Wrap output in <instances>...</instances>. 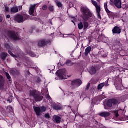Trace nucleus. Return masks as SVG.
I'll use <instances>...</instances> for the list:
<instances>
[{"instance_id":"obj_1","label":"nucleus","mask_w":128,"mask_h":128,"mask_svg":"<svg viewBox=\"0 0 128 128\" xmlns=\"http://www.w3.org/2000/svg\"><path fill=\"white\" fill-rule=\"evenodd\" d=\"M80 10L82 14V18L84 21L78 23V30H82L83 28L84 32H86L88 28H88V22L87 20H90V18L92 16V14L88 8L84 6H81Z\"/></svg>"},{"instance_id":"obj_2","label":"nucleus","mask_w":128,"mask_h":128,"mask_svg":"<svg viewBox=\"0 0 128 128\" xmlns=\"http://www.w3.org/2000/svg\"><path fill=\"white\" fill-rule=\"evenodd\" d=\"M30 96H32L35 102H42L44 99V96L42 95V94L36 90H32L30 91Z\"/></svg>"},{"instance_id":"obj_3","label":"nucleus","mask_w":128,"mask_h":128,"mask_svg":"<svg viewBox=\"0 0 128 128\" xmlns=\"http://www.w3.org/2000/svg\"><path fill=\"white\" fill-rule=\"evenodd\" d=\"M8 36L12 40H18L21 39L20 36L18 34V32L14 30H10L8 32Z\"/></svg>"},{"instance_id":"obj_4","label":"nucleus","mask_w":128,"mask_h":128,"mask_svg":"<svg viewBox=\"0 0 128 128\" xmlns=\"http://www.w3.org/2000/svg\"><path fill=\"white\" fill-rule=\"evenodd\" d=\"M120 102L116 98H110L106 102V104L108 108H112L113 106H116V104H119Z\"/></svg>"},{"instance_id":"obj_5","label":"nucleus","mask_w":128,"mask_h":128,"mask_svg":"<svg viewBox=\"0 0 128 128\" xmlns=\"http://www.w3.org/2000/svg\"><path fill=\"white\" fill-rule=\"evenodd\" d=\"M12 106H8L6 108V111L4 110L2 107H0V112H1L4 116H8V114L12 112Z\"/></svg>"},{"instance_id":"obj_6","label":"nucleus","mask_w":128,"mask_h":128,"mask_svg":"<svg viewBox=\"0 0 128 128\" xmlns=\"http://www.w3.org/2000/svg\"><path fill=\"white\" fill-rule=\"evenodd\" d=\"M56 74L60 78L66 79V69H61L57 70Z\"/></svg>"},{"instance_id":"obj_7","label":"nucleus","mask_w":128,"mask_h":128,"mask_svg":"<svg viewBox=\"0 0 128 128\" xmlns=\"http://www.w3.org/2000/svg\"><path fill=\"white\" fill-rule=\"evenodd\" d=\"M104 8L109 18H114V13L108 8V2L104 3Z\"/></svg>"},{"instance_id":"obj_8","label":"nucleus","mask_w":128,"mask_h":128,"mask_svg":"<svg viewBox=\"0 0 128 128\" xmlns=\"http://www.w3.org/2000/svg\"><path fill=\"white\" fill-rule=\"evenodd\" d=\"M104 8L109 18H114V13L108 8V2L104 3Z\"/></svg>"},{"instance_id":"obj_9","label":"nucleus","mask_w":128,"mask_h":128,"mask_svg":"<svg viewBox=\"0 0 128 128\" xmlns=\"http://www.w3.org/2000/svg\"><path fill=\"white\" fill-rule=\"evenodd\" d=\"M114 86L116 90H122V80H120L118 82H114Z\"/></svg>"},{"instance_id":"obj_10","label":"nucleus","mask_w":128,"mask_h":128,"mask_svg":"<svg viewBox=\"0 0 128 128\" xmlns=\"http://www.w3.org/2000/svg\"><path fill=\"white\" fill-rule=\"evenodd\" d=\"M4 84H6L4 78L2 76L0 75V90H4Z\"/></svg>"},{"instance_id":"obj_11","label":"nucleus","mask_w":128,"mask_h":128,"mask_svg":"<svg viewBox=\"0 0 128 128\" xmlns=\"http://www.w3.org/2000/svg\"><path fill=\"white\" fill-rule=\"evenodd\" d=\"M82 84V80L80 79H77L76 80H74L72 82V86H80V84Z\"/></svg>"},{"instance_id":"obj_12","label":"nucleus","mask_w":128,"mask_h":128,"mask_svg":"<svg viewBox=\"0 0 128 128\" xmlns=\"http://www.w3.org/2000/svg\"><path fill=\"white\" fill-rule=\"evenodd\" d=\"M14 20H16V22H17L18 23L24 22L22 16L20 14H18L16 15L14 17Z\"/></svg>"},{"instance_id":"obj_13","label":"nucleus","mask_w":128,"mask_h":128,"mask_svg":"<svg viewBox=\"0 0 128 128\" xmlns=\"http://www.w3.org/2000/svg\"><path fill=\"white\" fill-rule=\"evenodd\" d=\"M95 8L98 18L102 20V16H100V5H98Z\"/></svg>"},{"instance_id":"obj_14","label":"nucleus","mask_w":128,"mask_h":128,"mask_svg":"<svg viewBox=\"0 0 128 128\" xmlns=\"http://www.w3.org/2000/svg\"><path fill=\"white\" fill-rule=\"evenodd\" d=\"M113 48H114V50L117 52H118L119 54H120V56H124L122 55V52H124V50L122 49V48L120 47V46H118V45L116 44V45H114L112 46Z\"/></svg>"},{"instance_id":"obj_15","label":"nucleus","mask_w":128,"mask_h":128,"mask_svg":"<svg viewBox=\"0 0 128 128\" xmlns=\"http://www.w3.org/2000/svg\"><path fill=\"white\" fill-rule=\"evenodd\" d=\"M48 44V42L46 40L42 39L38 41V46L42 48V46H46Z\"/></svg>"},{"instance_id":"obj_16","label":"nucleus","mask_w":128,"mask_h":128,"mask_svg":"<svg viewBox=\"0 0 128 128\" xmlns=\"http://www.w3.org/2000/svg\"><path fill=\"white\" fill-rule=\"evenodd\" d=\"M122 32V30L120 27L118 26H115L112 30V34H120Z\"/></svg>"},{"instance_id":"obj_17","label":"nucleus","mask_w":128,"mask_h":128,"mask_svg":"<svg viewBox=\"0 0 128 128\" xmlns=\"http://www.w3.org/2000/svg\"><path fill=\"white\" fill-rule=\"evenodd\" d=\"M34 112H36V116H40L41 112H42L41 110H40V108L38 106H34Z\"/></svg>"},{"instance_id":"obj_18","label":"nucleus","mask_w":128,"mask_h":128,"mask_svg":"<svg viewBox=\"0 0 128 128\" xmlns=\"http://www.w3.org/2000/svg\"><path fill=\"white\" fill-rule=\"evenodd\" d=\"M114 4L118 8H122V1L120 0H114Z\"/></svg>"},{"instance_id":"obj_19","label":"nucleus","mask_w":128,"mask_h":128,"mask_svg":"<svg viewBox=\"0 0 128 128\" xmlns=\"http://www.w3.org/2000/svg\"><path fill=\"white\" fill-rule=\"evenodd\" d=\"M52 106L54 110H62V107L60 105H58L56 104H54L52 105Z\"/></svg>"},{"instance_id":"obj_20","label":"nucleus","mask_w":128,"mask_h":128,"mask_svg":"<svg viewBox=\"0 0 128 128\" xmlns=\"http://www.w3.org/2000/svg\"><path fill=\"white\" fill-rule=\"evenodd\" d=\"M8 56V52H2L1 54H0V58L2 61H4L5 60H6V57Z\"/></svg>"},{"instance_id":"obj_21","label":"nucleus","mask_w":128,"mask_h":128,"mask_svg":"<svg viewBox=\"0 0 128 128\" xmlns=\"http://www.w3.org/2000/svg\"><path fill=\"white\" fill-rule=\"evenodd\" d=\"M99 116H102V118H106V116H110V112H102L100 113Z\"/></svg>"},{"instance_id":"obj_22","label":"nucleus","mask_w":128,"mask_h":128,"mask_svg":"<svg viewBox=\"0 0 128 128\" xmlns=\"http://www.w3.org/2000/svg\"><path fill=\"white\" fill-rule=\"evenodd\" d=\"M90 50H92V47L90 46L86 47V48L84 50V56H88V54L90 52Z\"/></svg>"},{"instance_id":"obj_23","label":"nucleus","mask_w":128,"mask_h":128,"mask_svg":"<svg viewBox=\"0 0 128 128\" xmlns=\"http://www.w3.org/2000/svg\"><path fill=\"white\" fill-rule=\"evenodd\" d=\"M18 12V6H15L11 8H10V13L11 14H14L16 12Z\"/></svg>"},{"instance_id":"obj_24","label":"nucleus","mask_w":128,"mask_h":128,"mask_svg":"<svg viewBox=\"0 0 128 128\" xmlns=\"http://www.w3.org/2000/svg\"><path fill=\"white\" fill-rule=\"evenodd\" d=\"M96 72V66H92L90 70V73L91 74H94Z\"/></svg>"},{"instance_id":"obj_25","label":"nucleus","mask_w":128,"mask_h":128,"mask_svg":"<svg viewBox=\"0 0 128 128\" xmlns=\"http://www.w3.org/2000/svg\"><path fill=\"white\" fill-rule=\"evenodd\" d=\"M10 72L12 76H18L20 74V71L16 69H14L10 70Z\"/></svg>"},{"instance_id":"obj_26","label":"nucleus","mask_w":128,"mask_h":128,"mask_svg":"<svg viewBox=\"0 0 128 128\" xmlns=\"http://www.w3.org/2000/svg\"><path fill=\"white\" fill-rule=\"evenodd\" d=\"M36 4L31 6L29 10L30 14H32L34 12V8H36Z\"/></svg>"},{"instance_id":"obj_27","label":"nucleus","mask_w":128,"mask_h":128,"mask_svg":"<svg viewBox=\"0 0 128 128\" xmlns=\"http://www.w3.org/2000/svg\"><path fill=\"white\" fill-rule=\"evenodd\" d=\"M60 120H62V118L58 116H55L54 118V120L56 124H60Z\"/></svg>"},{"instance_id":"obj_28","label":"nucleus","mask_w":128,"mask_h":128,"mask_svg":"<svg viewBox=\"0 0 128 128\" xmlns=\"http://www.w3.org/2000/svg\"><path fill=\"white\" fill-rule=\"evenodd\" d=\"M74 64L72 62V60H66V66H72Z\"/></svg>"},{"instance_id":"obj_29","label":"nucleus","mask_w":128,"mask_h":128,"mask_svg":"<svg viewBox=\"0 0 128 128\" xmlns=\"http://www.w3.org/2000/svg\"><path fill=\"white\" fill-rule=\"evenodd\" d=\"M55 2L56 3V6H57L59 8H62V6H62V2L58 0L55 1Z\"/></svg>"},{"instance_id":"obj_30","label":"nucleus","mask_w":128,"mask_h":128,"mask_svg":"<svg viewBox=\"0 0 128 128\" xmlns=\"http://www.w3.org/2000/svg\"><path fill=\"white\" fill-rule=\"evenodd\" d=\"M22 17L23 21L26 20H28V18H30V16L26 14H22Z\"/></svg>"},{"instance_id":"obj_31","label":"nucleus","mask_w":128,"mask_h":128,"mask_svg":"<svg viewBox=\"0 0 128 128\" xmlns=\"http://www.w3.org/2000/svg\"><path fill=\"white\" fill-rule=\"evenodd\" d=\"M104 86V82L100 83L98 86V90H102V88Z\"/></svg>"},{"instance_id":"obj_32","label":"nucleus","mask_w":128,"mask_h":128,"mask_svg":"<svg viewBox=\"0 0 128 128\" xmlns=\"http://www.w3.org/2000/svg\"><path fill=\"white\" fill-rule=\"evenodd\" d=\"M6 76L7 78V79L8 80V82H10L12 80V78L10 77V74L8 72H6Z\"/></svg>"},{"instance_id":"obj_33","label":"nucleus","mask_w":128,"mask_h":128,"mask_svg":"<svg viewBox=\"0 0 128 128\" xmlns=\"http://www.w3.org/2000/svg\"><path fill=\"white\" fill-rule=\"evenodd\" d=\"M48 10H50V12H54V8L52 6H48Z\"/></svg>"},{"instance_id":"obj_34","label":"nucleus","mask_w":128,"mask_h":128,"mask_svg":"<svg viewBox=\"0 0 128 128\" xmlns=\"http://www.w3.org/2000/svg\"><path fill=\"white\" fill-rule=\"evenodd\" d=\"M8 53L9 54H10L11 56H12L13 58H16V55L14 54H12V52L10 50H8Z\"/></svg>"},{"instance_id":"obj_35","label":"nucleus","mask_w":128,"mask_h":128,"mask_svg":"<svg viewBox=\"0 0 128 128\" xmlns=\"http://www.w3.org/2000/svg\"><path fill=\"white\" fill-rule=\"evenodd\" d=\"M40 108L42 112H44L46 110V107L44 106H41Z\"/></svg>"},{"instance_id":"obj_36","label":"nucleus","mask_w":128,"mask_h":128,"mask_svg":"<svg viewBox=\"0 0 128 128\" xmlns=\"http://www.w3.org/2000/svg\"><path fill=\"white\" fill-rule=\"evenodd\" d=\"M114 116L115 118H118V111L115 110L114 112Z\"/></svg>"},{"instance_id":"obj_37","label":"nucleus","mask_w":128,"mask_h":128,"mask_svg":"<svg viewBox=\"0 0 128 128\" xmlns=\"http://www.w3.org/2000/svg\"><path fill=\"white\" fill-rule=\"evenodd\" d=\"M4 46H5V48H6V50H12V48H10V44H6Z\"/></svg>"},{"instance_id":"obj_38","label":"nucleus","mask_w":128,"mask_h":128,"mask_svg":"<svg viewBox=\"0 0 128 128\" xmlns=\"http://www.w3.org/2000/svg\"><path fill=\"white\" fill-rule=\"evenodd\" d=\"M92 4L94 6L96 7V6H98V2H96V1L92 0Z\"/></svg>"},{"instance_id":"obj_39","label":"nucleus","mask_w":128,"mask_h":128,"mask_svg":"<svg viewBox=\"0 0 128 128\" xmlns=\"http://www.w3.org/2000/svg\"><path fill=\"white\" fill-rule=\"evenodd\" d=\"M4 12H10V8H8V6H6L4 8Z\"/></svg>"},{"instance_id":"obj_40","label":"nucleus","mask_w":128,"mask_h":128,"mask_svg":"<svg viewBox=\"0 0 128 128\" xmlns=\"http://www.w3.org/2000/svg\"><path fill=\"white\" fill-rule=\"evenodd\" d=\"M43 10H48V6L46 5H44L42 7Z\"/></svg>"},{"instance_id":"obj_41","label":"nucleus","mask_w":128,"mask_h":128,"mask_svg":"<svg viewBox=\"0 0 128 128\" xmlns=\"http://www.w3.org/2000/svg\"><path fill=\"white\" fill-rule=\"evenodd\" d=\"M42 82V80H40V77H38L36 80V84H40Z\"/></svg>"},{"instance_id":"obj_42","label":"nucleus","mask_w":128,"mask_h":128,"mask_svg":"<svg viewBox=\"0 0 128 128\" xmlns=\"http://www.w3.org/2000/svg\"><path fill=\"white\" fill-rule=\"evenodd\" d=\"M90 83H88L86 87V90H88L90 89Z\"/></svg>"},{"instance_id":"obj_43","label":"nucleus","mask_w":128,"mask_h":128,"mask_svg":"<svg viewBox=\"0 0 128 128\" xmlns=\"http://www.w3.org/2000/svg\"><path fill=\"white\" fill-rule=\"evenodd\" d=\"M44 118H50V114L48 113H46L44 114Z\"/></svg>"},{"instance_id":"obj_44","label":"nucleus","mask_w":128,"mask_h":128,"mask_svg":"<svg viewBox=\"0 0 128 128\" xmlns=\"http://www.w3.org/2000/svg\"><path fill=\"white\" fill-rule=\"evenodd\" d=\"M30 56H36V54H34V52H30Z\"/></svg>"},{"instance_id":"obj_45","label":"nucleus","mask_w":128,"mask_h":128,"mask_svg":"<svg viewBox=\"0 0 128 128\" xmlns=\"http://www.w3.org/2000/svg\"><path fill=\"white\" fill-rule=\"evenodd\" d=\"M26 74H28V76H30V70H27L26 71Z\"/></svg>"},{"instance_id":"obj_46","label":"nucleus","mask_w":128,"mask_h":128,"mask_svg":"<svg viewBox=\"0 0 128 128\" xmlns=\"http://www.w3.org/2000/svg\"><path fill=\"white\" fill-rule=\"evenodd\" d=\"M2 22V17L0 15V22Z\"/></svg>"},{"instance_id":"obj_47","label":"nucleus","mask_w":128,"mask_h":128,"mask_svg":"<svg viewBox=\"0 0 128 128\" xmlns=\"http://www.w3.org/2000/svg\"><path fill=\"white\" fill-rule=\"evenodd\" d=\"M31 68L34 70H36V67H31Z\"/></svg>"},{"instance_id":"obj_48","label":"nucleus","mask_w":128,"mask_h":128,"mask_svg":"<svg viewBox=\"0 0 128 128\" xmlns=\"http://www.w3.org/2000/svg\"><path fill=\"white\" fill-rule=\"evenodd\" d=\"M6 18H10V14L6 15Z\"/></svg>"},{"instance_id":"obj_49","label":"nucleus","mask_w":128,"mask_h":128,"mask_svg":"<svg viewBox=\"0 0 128 128\" xmlns=\"http://www.w3.org/2000/svg\"><path fill=\"white\" fill-rule=\"evenodd\" d=\"M94 122H95L96 124H98V120H94Z\"/></svg>"},{"instance_id":"obj_50","label":"nucleus","mask_w":128,"mask_h":128,"mask_svg":"<svg viewBox=\"0 0 128 128\" xmlns=\"http://www.w3.org/2000/svg\"><path fill=\"white\" fill-rule=\"evenodd\" d=\"M104 98H106V96H102V100H104Z\"/></svg>"},{"instance_id":"obj_51","label":"nucleus","mask_w":128,"mask_h":128,"mask_svg":"<svg viewBox=\"0 0 128 128\" xmlns=\"http://www.w3.org/2000/svg\"><path fill=\"white\" fill-rule=\"evenodd\" d=\"M102 58H106V55H102L101 56Z\"/></svg>"},{"instance_id":"obj_52","label":"nucleus","mask_w":128,"mask_h":128,"mask_svg":"<svg viewBox=\"0 0 128 128\" xmlns=\"http://www.w3.org/2000/svg\"><path fill=\"white\" fill-rule=\"evenodd\" d=\"M72 18H74V20H76V17L74 16V17H72Z\"/></svg>"},{"instance_id":"obj_53","label":"nucleus","mask_w":128,"mask_h":128,"mask_svg":"<svg viewBox=\"0 0 128 128\" xmlns=\"http://www.w3.org/2000/svg\"><path fill=\"white\" fill-rule=\"evenodd\" d=\"M71 22H73V24H74V25H76V23L74 22V20H72Z\"/></svg>"},{"instance_id":"obj_54","label":"nucleus","mask_w":128,"mask_h":128,"mask_svg":"<svg viewBox=\"0 0 128 128\" xmlns=\"http://www.w3.org/2000/svg\"><path fill=\"white\" fill-rule=\"evenodd\" d=\"M17 66H20V63L17 64Z\"/></svg>"},{"instance_id":"obj_55","label":"nucleus","mask_w":128,"mask_h":128,"mask_svg":"<svg viewBox=\"0 0 128 128\" xmlns=\"http://www.w3.org/2000/svg\"><path fill=\"white\" fill-rule=\"evenodd\" d=\"M104 108H105V110H107L108 109V108H106V106H104Z\"/></svg>"},{"instance_id":"obj_56","label":"nucleus","mask_w":128,"mask_h":128,"mask_svg":"<svg viewBox=\"0 0 128 128\" xmlns=\"http://www.w3.org/2000/svg\"><path fill=\"white\" fill-rule=\"evenodd\" d=\"M8 101L9 102H12L10 100V99H8Z\"/></svg>"},{"instance_id":"obj_57","label":"nucleus","mask_w":128,"mask_h":128,"mask_svg":"<svg viewBox=\"0 0 128 128\" xmlns=\"http://www.w3.org/2000/svg\"><path fill=\"white\" fill-rule=\"evenodd\" d=\"M126 120H128V116H126Z\"/></svg>"},{"instance_id":"obj_58","label":"nucleus","mask_w":128,"mask_h":128,"mask_svg":"<svg viewBox=\"0 0 128 128\" xmlns=\"http://www.w3.org/2000/svg\"><path fill=\"white\" fill-rule=\"evenodd\" d=\"M70 94H74L73 92H70Z\"/></svg>"},{"instance_id":"obj_59","label":"nucleus","mask_w":128,"mask_h":128,"mask_svg":"<svg viewBox=\"0 0 128 128\" xmlns=\"http://www.w3.org/2000/svg\"><path fill=\"white\" fill-rule=\"evenodd\" d=\"M98 2H100V0H96Z\"/></svg>"},{"instance_id":"obj_60","label":"nucleus","mask_w":128,"mask_h":128,"mask_svg":"<svg viewBox=\"0 0 128 128\" xmlns=\"http://www.w3.org/2000/svg\"><path fill=\"white\" fill-rule=\"evenodd\" d=\"M48 96L49 98H50V95H48Z\"/></svg>"}]
</instances>
